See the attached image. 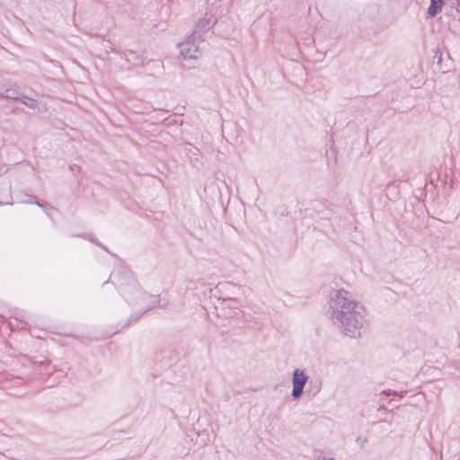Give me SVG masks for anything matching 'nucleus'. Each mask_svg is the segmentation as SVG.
I'll list each match as a JSON object with an SVG mask.
<instances>
[{
	"instance_id": "f257e3e1",
	"label": "nucleus",
	"mask_w": 460,
	"mask_h": 460,
	"mask_svg": "<svg viewBox=\"0 0 460 460\" xmlns=\"http://www.w3.org/2000/svg\"><path fill=\"white\" fill-rule=\"evenodd\" d=\"M328 314L339 330L349 337L360 336L367 323L365 307L344 289L331 294Z\"/></svg>"
},
{
	"instance_id": "f03ea898",
	"label": "nucleus",
	"mask_w": 460,
	"mask_h": 460,
	"mask_svg": "<svg viewBox=\"0 0 460 460\" xmlns=\"http://www.w3.org/2000/svg\"><path fill=\"white\" fill-rule=\"evenodd\" d=\"M308 381V376L305 370L296 368L292 373V396L296 399L304 393V388Z\"/></svg>"
},
{
	"instance_id": "7ed1b4c3",
	"label": "nucleus",
	"mask_w": 460,
	"mask_h": 460,
	"mask_svg": "<svg viewBox=\"0 0 460 460\" xmlns=\"http://www.w3.org/2000/svg\"><path fill=\"white\" fill-rule=\"evenodd\" d=\"M134 289L138 299L136 302V305L141 306L144 310H149L152 306L155 305V304L156 303L155 296L147 294L146 292H144L138 287L134 288Z\"/></svg>"
},
{
	"instance_id": "20e7f679",
	"label": "nucleus",
	"mask_w": 460,
	"mask_h": 460,
	"mask_svg": "<svg viewBox=\"0 0 460 460\" xmlns=\"http://www.w3.org/2000/svg\"><path fill=\"white\" fill-rule=\"evenodd\" d=\"M443 4L444 0H431L430 5L429 7V13L431 16L436 15L438 12L441 11Z\"/></svg>"
},
{
	"instance_id": "39448f33",
	"label": "nucleus",
	"mask_w": 460,
	"mask_h": 460,
	"mask_svg": "<svg viewBox=\"0 0 460 460\" xmlns=\"http://www.w3.org/2000/svg\"><path fill=\"white\" fill-rule=\"evenodd\" d=\"M355 442L360 448H363L367 443V438L365 436H359L356 438Z\"/></svg>"
},
{
	"instance_id": "423d86ee",
	"label": "nucleus",
	"mask_w": 460,
	"mask_h": 460,
	"mask_svg": "<svg viewBox=\"0 0 460 460\" xmlns=\"http://www.w3.org/2000/svg\"><path fill=\"white\" fill-rule=\"evenodd\" d=\"M455 218H456V217H444L440 220L445 223H450L452 221V219H455Z\"/></svg>"
},
{
	"instance_id": "0eeeda50",
	"label": "nucleus",
	"mask_w": 460,
	"mask_h": 460,
	"mask_svg": "<svg viewBox=\"0 0 460 460\" xmlns=\"http://www.w3.org/2000/svg\"><path fill=\"white\" fill-rule=\"evenodd\" d=\"M383 393H384L385 394H386V395H390V394H395V392H392L391 390H385V391H383Z\"/></svg>"
},
{
	"instance_id": "6e6552de",
	"label": "nucleus",
	"mask_w": 460,
	"mask_h": 460,
	"mask_svg": "<svg viewBox=\"0 0 460 460\" xmlns=\"http://www.w3.org/2000/svg\"><path fill=\"white\" fill-rule=\"evenodd\" d=\"M35 204L38 205L40 208H44V203L37 202Z\"/></svg>"
},
{
	"instance_id": "1a4fd4ad",
	"label": "nucleus",
	"mask_w": 460,
	"mask_h": 460,
	"mask_svg": "<svg viewBox=\"0 0 460 460\" xmlns=\"http://www.w3.org/2000/svg\"><path fill=\"white\" fill-rule=\"evenodd\" d=\"M127 300H128V302H132V301H131V299H130V297H128V298H127Z\"/></svg>"
}]
</instances>
